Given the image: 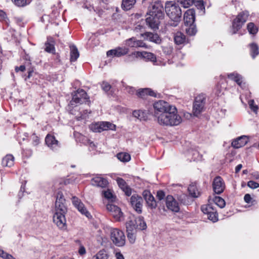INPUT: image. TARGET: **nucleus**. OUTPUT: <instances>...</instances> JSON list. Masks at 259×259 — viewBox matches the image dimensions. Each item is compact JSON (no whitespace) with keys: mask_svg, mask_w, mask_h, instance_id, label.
Listing matches in <instances>:
<instances>
[{"mask_svg":"<svg viewBox=\"0 0 259 259\" xmlns=\"http://www.w3.org/2000/svg\"><path fill=\"white\" fill-rule=\"evenodd\" d=\"M148 17L146 21L148 26L152 29H157L164 16L163 7L160 2H156L152 4L148 8L147 12Z\"/></svg>","mask_w":259,"mask_h":259,"instance_id":"1","label":"nucleus"},{"mask_svg":"<svg viewBox=\"0 0 259 259\" xmlns=\"http://www.w3.org/2000/svg\"><path fill=\"white\" fill-rule=\"evenodd\" d=\"M156 120L160 125L171 126L179 125L182 119L178 114L176 107L174 106Z\"/></svg>","mask_w":259,"mask_h":259,"instance_id":"2","label":"nucleus"},{"mask_svg":"<svg viewBox=\"0 0 259 259\" xmlns=\"http://www.w3.org/2000/svg\"><path fill=\"white\" fill-rule=\"evenodd\" d=\"M165 10L167 15L171 20H180L182 11L180 6L176 2H167L165 3Z\"/></svg>","mask_w":259,"mask_h":259,"instance_id":"3","label":"nucleus"},{"mask_svg":"<svg viewBox=\"0 0 259 259\" xmlns=\"http://www.w3.org/2000/svg\"><path fill=\"white\" fill-rule=\"evenodd\" d=\"M248 16L249 13L247 11L242 12L238 14L232 22V34L236 33L242 28V26L247 20Z\"/></svg>","mask_w":259,"mask_h":259,"instance_id":"4","label":"nucleus"},{"mask_svg":"<svg viewBox=\"0 0 259 259\" xmlns=\"http://www.w3.org/2000/svg\"><path fill=\"white\" fill-rule=\"evenodd\" d=\"M174 106L170 105L168 103L163 100H160L155 102L153 104L154 117L156 120L162 114L167 112L171 107Z\"/></svg>","mask_w":259,"mask_h":259,"instance_id":"5","label":"nucleus"},{"mask_svg":"<svg viewBox=\"0 0 259 259\" xmlns=\"http://www.w3.org/2000/svg\"><path fill=\"white\" fill-rule=\"evenodd\" d=\"M110 237L113 243L117 246L121 247L124 245L125 237L122 231L118 229L111 230Z\"/></svg>","mask_w":259,"mask_h":259,"instance_id":"6","label":"nucleus"},{"mask_svg":"<svg viewBox=\"0 0 259 259\" xmlns=\"http://www.w3.org/2000/svg\"><path fill=\"white\" fill-rule=\"evenodd\" d=\"M205 104V96L203 94L197 96L193 104V113L194 116H197L204 110Z\"/></svg>","mask_w":259,"mask_h":259,"instance_id":"7","label":"nucleus"},{"mask_svg":"<svg viewBox=\"0 0 259 259\" xmlns=\"http://www.w3.org/2000/svg\"><path fill=\"white\" fill-rule=\"evenodd\" d=\"M72 201L74 206L82 214L84 215L88 218L91 217L90 213L87 209L84 204L77 197L75 196L72 197Z\"/></svg>","mask_w":259,"mask_h":259,"instance_id":"8","label":"nucleus"},{"mask_svg":"<svg viewBox=\"0 0 259 259\" xmlns=\"http://www.w3.org/2000/svg\"><path fill=\"white\" fill-rule=\"evenodd\" d=\"M63 212H55L53 216V222L61 229L66 228V219Z\"/></svg>","mask_w":259,"mask_h":259,"instance_id":"9","label":"nucleus"},{"mask_svg":"<svg viewBox=\"0 0 259 259\" xmlns=\"http://www.w3.org/2000/svg\"><path fill=\"white\" fill-rule=\"evenodd\" d=\"M130 202L134 209L139 213L142 211L143 199L138 195H134L131 197Z\"/></svg>","mask_w":259,"mask_h":259,"instance_id":"10","label":"nucleus"},{"mask_svg":"<svg viewBox=\"0 0 259 259\" xmlns=\"http://www.w3.org/2000/svg\"><path fill=\"white\" fill-rule=\"evenodd\" d=\"M106 207L107 210L116 220L119 221L121 220L123 213L119 207L112 204H108Z\"/></svg>","mask_w":259,"mask_h":259,"instance_id":"11","label":"nucleus"},{"mask_svg":"<svg viewBox=\"0 0 259 259\" xmlns=\"http://www.w3.org/2000/svg\"><path fill=\"white\" fill-rule=\"evenodd\" d=\"M212 187L214 192L218 194L222 193L225 187L224 182L220 177H217L213 181Z\"/></svg>","mask_w":259,"mask_h":259,"instance_id":"12","label":"nucleus"},{"mask_svg":"<svg viewBox=\"0 0 259 259\" xmlns=\"http://www.w3.org/2000/svg\"><path fill=\"white\" fill-rule=\"evenodd\" d=\"M143 195L148 207L151 209H154L156 207V201L149 191H144L143 192Z\"/></svg>","mask_w":259,"mask_h":259,"instance_id":"13","label":"nucleus"},{"mask_svg":"<svg viewBox=\"0 0 259 259\" xmlns=\"http://www.w3.org/2000/svg\"><path fill=\"white\" fill-rule=\"evenodd\" d=\"M166 205L167 208L172 211L177 212L180 210L178 202L171 195H168L166 198Z\"/></svg>","mask_w":259,"mask_h":259,"instance_id":"14","label":"nucleus"},{"mask_svg":"<svg viewBox=\"0 0 259 259\" xmlns=\"http://www.w3.org/2000/svg\"><path fill=\"white\" fill-rule=\"evenodd\" d=\"M195 13L193 9H190L184 13V21L186 26L194 24Z\"/></svg>","mask_w":259,"mask_h":259,"instance_id":"15","label":"nucleus"},{"mask_svg":"<svg viewBox=\"0 0 259 259\" xmlns=\"http://www.w3.org/2000/svg\"><path fill=\"white\" fill-rule=\"evenodd\" d=\"M128 52V49L125 47H118L115 49L111 50L107 52L108 57L115 56L119 57L126 55Z\"/></svg>","mask_w":259,"mask_h":259,"instance_id":"16","label":"nucleus"},{"mask_svg":"<svg viewBox=\"0 0 259 259\" xmlns=\"http://www.w3.org/2000/svg\"><path fill=\"white\" fill-rule=\"evenodd\" d=\"M137 56H142V57L147 59V60L152 62H155L156 60L155 56L153 53L147 52H137L133 53L131 55H130L128 57V58L130 59L132 58H133L135 57H137Z\"/></svg>","mask_w":259,"mask_h":259,"instance_id":"17","label":"nucleus"},{"mask_svg":"<svg viewBox=\"0 0 259 259\" xmlns=\"http://www.w3.org/2000/svg\"><path fill=\"white\" fill-rule=\"evenodd\" d=\"M45 142L48 146L53 150H57L60 147L59 142L51 135L48 134L46 136Z\"/></svg>","mask_w":259,"mask_h":259,"instance_id":"18","label":"nucleus"},{"mask_svg":"<svg viewBox=\"0 0 259 259\" xmlns=\"http://www.w3.org/2000/svg\"><path fill=\"white\" fill-rule=\"evenodd\" d=\"M91 184L93 186L103 188L107 186L108 182L106 179L97 176L92 179Z\"/></svg>","mask_w":259,"mask_h":259,"instance_id":"19","label":"nucleus"},{"mask_svg":"<svg viewBox=\"0 0 259 259\" xmlns=\"http://www.w3.org/2000/svg\"><path fill=\"white\" fill-rule=\"evenodd\" d=\"M142 36L145 39L157 44H160L161 42V38L157 33L146 32L143 34H142Z\"/></svg>","mask_w":259,"mask_h":259,"instance_id":"20","label":"nucleus"},{"mask_svg":"<svg viewBox=\"0 0 259 259\" xmlns=\"http://www.w3.org/2000/svg\"><path fill=\"white\" fill-rule=\"evenodd\" d=\"M247 138L246 136H241L234 140L232 142V146L235 148H241L246 144Z\"/></svg>","mask_w":259,"mask_h":259,"instance_id":"21","label":"nucleus"},{"mask_svg":"<svg viewBox=\"0 0 259 259\" xmlns=\"http://www.w3.org/2000/svg\"><path fill=\"white\" fill-rule=\"evenodd\" d=\"M228 77L235 81L241 88H245V83L243 82L242 77L236 72H233L228 74Z\"/></svg>","mask_w":259,"mask_h":259,"instance_id":"22","label":"nucleus"},{"mask_svg":"<svg viewBox=\"0 0 259 259\" xmlns=\"http://www.w3.org/2000/svg\"><path fill=\"white\" fill-rule=\"evenodd\" d=\"M137 95L139 97L143 99L145 98L148 95L152 97H156V93L149 88L139 89V91L137 92Z\"/></svg>","mask_w":259,"mask_h":259,"instance_id":"23","label":"nucleus"},{"mask_svg":"<svg viewBox=\"0 0 259 259\" xmlns=\"http://www.w3.org/2000/svg\"><path fill=\"white\" fill-rule=\"evenodd\" d=\"M133 115L140 121H145L148 118L147 113L145 111L138 110L133 112Z\"/></svg>","mask_w":259,"mask_h":259,"instance_id":"24","label":"nucleus"},{"mask_svg":"<svg viewBox=\"0 0 259 259\" xmlns=\"http://www.w3.org/2000/svg\"><path fill=\"white\" fill-rule=\"evenodd\" d=\"M14 157L11 154L7 155L2 160V165L4 166L11 167L14 165Z\"/></svg>","mask_w":259,"mask_h":259,"instance_id":"25","label":"nucleus"},{"mask_svg":"<svg viewBox=\"0 0 259 259\" xmlns=\"http://www.w3.org/2000/svg\"><path fill=\"white\" fill-rule=\"evenodd\" d=\"M188 190L189 195L193 197L196 198L200 195V192L198 191L195 184H191L189 185Z\"/></svg>","mask_w":259,"mask_h":259,"instance_id":"26","label":"nucleus"},{"mask_svg":"<svg viewBox=\"0 0 259 259\" xmlns=\"http://www.w3.org/2000/svg\"><path fill=\"white\" fill-rule=\"evenodd\" d=\"M70 61H75L79 56L77 48L75 46H70Z\"/></svg>","mask_w":259,"mask_h":259,"instance_id":"27","label":"nucleus"},{"mask_svg":"<svg viewBox=\"0 0 259 259\" xmlns=\"http://www.w3.org/2000/svg\"><path fill=\"white\" fill-rule=\"evenodd\" d=\"M174 40L177 45H181L186 41V36L182 32H177L175 34Z\"/></svg>","mask_w":259,"mask_h":259,"instance_id":"28","label":"nucleus"},{"mask_svg":"<svg viewBox=\"0 0 259 259\" xmlns=\"http://www.w3.org/2000/svg\"><path fill=\"white\" fill-rule=\"evenodd\" d=\"M136 3V0H122V8L126 11L130 10Z\"/></svg>","mask_w":259,"mask_h":259,"instance_id":"29","label":"nucleus"},{"mask_svg":"<svg viewBox=\"0 0 259 259\" xmlns=\"http://www.w3.org/2000/svg\"><path fill=\"white\" fill-rule=\"evenodd\" d=\"M126 232H136L137 228L135 224V222L132 219L126 224Z\"/></svg>","mask_w":259,"mask_h":259,"instance_id":"30","label":"nucleus"},{"mask_svg":"<svg viewBox=\"0 0 259 259\" xmlns=\"http://www.w3.org/2000/svg\"><path fill=\"white\" fill-rule=\"evenodd\" d=\"M55 212L66 213L67 211V207L65 203H55Z\"/></svg>","mask_w":259,"mask_h":259,"instance_id":"31","label":"nucleus"},{"mask_svg":"<svg viewBox=\"0 0 259 259\" xmlns=\"http://www.w3.org/2000/svg\"><path fill=\"white\" fill-rule=\"evenodd\" d=\"M108 255L106 251L103 249L100 250L96 255H94L92 259H108Z\"/></svg>","mask_w":259,"mask_h":259,"instance_id":"32","label":"nucleus"},{"mask_svg":"<svg viewBox=\"0 0 259 259\" xmlns=\"http://www.w3.org/2000/svg\"><path fill=\"white\" fill-rule=\"evenodd\" d=\"M101 125L102 126V128L103 131L111 130H115V125L109 122H101Z\"/></svg>","mask_w":259,"mask_h":259,"instance_id":"33","label":"nucleus"},{"mask_svg":"<svg viewBox=\"0 0 259 259\" xmlns=\"http://www.w3.org/2000/svg\"><path fill=\"white\" fill-rule=\"evenodd\" d=\"M117 158L121 161L127 162L131 159V156L127 153H119L117 155Z\"/></svg>","mask_w":259,"mask_h":259,"instance_id":"34","label":"nucleus"},{"mask_svg":"<svg viewBox=\"0 0 259 259\" xmlns=\"http://www.w3.org/2000/svg\"><path fill=\"white\" fill-rule=\"evenodd\" d=\"M194 0H177L176 2L180 6L181 5L184 8H187L193 5Z\"/></svg>","mask_w":259,"mask_h":259,"instance_id":"35","label":"nucleus"},{"mask_svg":"<svg viewBox=\"0 0 259 259\" xmlns=\"http://www.w3.org/2000/svg\"><path fill=\"white\" fill-rule=\"evenodd\" d=\"M188 154L190 156H192V159L194 161L199 160L201 158V156L197 150L190 149L189 150Z\"/></svg>","mask_w":259,"mask_h":259,"instance_id":"36","label":"nucleus"},{"mask_svg":"<svg viewBox=\"0 0 259 259\" xmlns=\"http://www.w3.org/2000/svg\"><path fill=\"white\" fill-rule=\"evenodd\" d=\"M104 197L108 199L109 201L113 202L115 200V197L113 194L112 191L108 189L106 191H104L103 192Z\"/></svg>","mask_w":259,"mask_h":259,"instance_id":"37","label":"nucleus"},{"mask_svg":"<svg viewBox=\"0 0 259 259\" xmlns=\"http://www.w3.org/2000/svg\"><path fill=\"white\" fill-rule=\"evenodd\" d=\"M250 54L253 58H254L259 54L258 47L255 44H251L250 45Z\"/></svg>","mask_w":259,"mask_h":259,"instance_id":"38","label":"nucleus"},{"mask_svg":"<svg viewBox=\"0 0 259 259\" xmlns=\"http://www.w3.org/2000/svg\"><path fill=\"white\" fill-rule=\"evenodd\" d=\"M187 27L186 28V32L187 34L189 35H194L197 32L196 26L194 24L189 25L186 26Z\"/></svg>","mask_w":259,"mask_h":259,"instance_id":"39","label":"nucleus"},{"mask_svg":"<svg viewBox=\"0 0 259 259\" xmlns=\"http://www.w3.org/2000/svg\"><path fill=\"white\" fill-rule=\"evenodd\" d=\"M137 221L140 222V224H137V228L138 229L140 230H143L146 229L147 225L146 223L144 221L143 217H139L137 218Z\"/></svg>","mask_w":259,"mask_h":259,"instance_id":"40","label":"nucleus"},{"mask_svg":"<svg viewBox=\"0 0 259 259\" xmlns=\"http://www.w3.org/2000/svg\"><path fill=\"white\" fill-rule=\"evenodd\" d=\"M76 95H78L81 99L85 102L88 101L89 97L87 93L82 89H79L75 94Z\"/></svg>","mask_w":259,"mask_h":259,"instance_id":"41","label":"nucleus"},{"mask_svg":"<svg viewBox=\"0 0 259 259\" xmlns=\"http://www.w3.org/2000/svg\"><path fill=\"white\" fill-rule=\"evenodd\" d=\"M213 201L220 208H223L226 204L225 200L219 196L215 197L213 199Z\"/></svg>","mask_w":259,"mask_h":259,"instance_id":"42","label":"nucleus"},{"mask_svg":"<svg viewBox=\"0 0 259 259\" xmlns=\"http://www.w3.org/2000/svg\"><path fill=\"white\" fill-rule=\"evenodd\" d=\"M90 128L94 132L100 133L103 131L101 122L92 124L91 125Z\"/></svg>","mask_w":259,"mask_h":259,"instance_id":"43","label":"nucleus"},{"mask_svg":"<svg viewBox=\"0 0 259 259\" xmlns=\"http://www.w3.org/2000/svg\"><path fill=\"white\" fill-rule=\"evenodd\" d=\"M214 209L213 207L210 204L203 205L201 206L202 211L207 215L210 213L211 211H213Z\"/></svg>","mask_w":259,"mask_h":259,"instance_id":"44","label":"nucleus"},{"mask_svg":"<svg viewBox=\"0 0 259 259\" xmlns=\"http://www.w3.org/2000/svg\"><path fill=\"white\" fill-rule=\"evenodd\" d=\"M207 218L212 222H216L218 220L217 211L214 209L207 215Z\"/></svg>","mask_w":259,"mask_h":259,"instance_id":"45","label":"nucleus"},{"mask_svg":"<svg viewBox=\"0 0 259 259\" xmlns=\"http://www.w3.org/2000/svg\"><path fill=\"white\" fill-rule=\"evenodd\" d=\"M81 99L82 98H80L79 97H78V95H76L75 94H74L73 96L71 101H70V104L72 105H74L75 104H77V103L82 104V103L85 102Z\"/></svg>","mask_w":259,"mask_h":259,"instance_id":"46","label":"nucleus"},{"mask_svg":"<svg viewBox=\"0 0 259 259\" xmlns=\"http://www.w3.org/2000/svg\"><path fill=\"white\" fill-rule=\"evenodd\" d=\"M247 29L248 32L252 34L257 32V29L253 23H249L247 24Z\"/></svg>","mask_w":259,"mask_h":259,"instance_id":"47","label":"nucleus"},{"mask_svg":"<svg viewBox=\"0 0 259 259\" xmlns=\"http://www.w3.org/2000/svg\"><path fill=\"white\" fill-rule=\"evenodd\" d=\"M0 257L4 259H15L12 255L7 253L2 249H0Z\"/></svg>","mask_w":259,"mask_h":259,"instance_id":"48","label":"nucleus"},{"mask_svg":"<svg viewBox=\"0 0 259 259\" xmlns=\"http://www.w3.org/2000/svg\"><path fill=\"white\" fill-rule=\"evenodd\" d=\"M136 232H127V238L131 243H134L136 240Z\"/></svg>","mask_w":259,"mask_h":259,"instance_id":"49","label":"nucleus"},{"mask_svg":"<svg viewBox=\"0 0 259 259\" xmlns=\"http://www.w3.org/2000/svg\"><path fill=\"white\" fill-rule=\"evenodd\" d=\"M65 199L64 198V196L63 195V193L61 192H58L57 196H56V203H65Z\"/></svg>","mask_w":259,"mask_h":259,"instance_id":"50","label":"nucleus"},{"mask_svg":"<svg viewBox=\"0 0 259 259\" xmlns=\"http://www.w3.org/2000/svg\"><path fill=\"white\" fill-rule=\"evenodd\" d=\"M136 41L137 40L136 38L134 37L131 38L126 40V44L130 47H136Z\"/></svg>","mask_w":259,"mask_h":259,"instance_id":"51","label":"nucleus"},{"mask_svg":"<svg viewBox=\"0 0 259 259\" xmlns=\"http://www.w3.org/2000/svg\"><path fill=\"white\" fill-rule=\"evenodd\" d=\"M248 105L250 108L254 112H256L258 110V107L257 105L254 104V101L253 100H250L248 101Z\"/></svg>","mask_w":259,"mask_h":259,"instance_id":"52","label":"nucleus"},{"mask_svg":"<svg viewBox=\"0 0 259 259\" xmlns=\"http://www.w3.org/2000/svg\"><path fill=\"white\" fill-rule=\"evenodd\" d=\"M90 112L91 111H89L88 110H83L80 112V116L77 117L76 118L78 120L84 119L88 116V114L90 113Z\"/></svg>","mask_w":259,"mask_h":259,"instance_id":"53","label":"nucleus"},{"mask_svg":"<svg viewBox=\"0 0 259 259\" xmlns=\"http://www.w3.org/2000/svg\"><path fill=\"white\" fill-rule=\"evenodd\" d=\"M117 183L118 185V186L122 189H125V187H126V185L125 181L122 179V178H117Z\"/></svg>","mask_w":259,"mask_h":259,"instance_id":"54","label":"nucleus"},{"mask_svg":"<svg viewBox=\"0 0 259 259\" xmlns=\"http://www.w3.org/2000/svg\"><path fill=\"white\" fill-rule=\"evenodd\" d=\"M45 46H46L45 50L47 52L52 53L55 50L54 45L52 44H51L50 43H49L48 42H46Z\"/></svg>","mask_w":259,"mask_h":259,"instance_id":"55","label":"nucleus"},{"mask_svg":"<svg viewBox=\"0 0 259 259\" xmlns=\"http://www.w3.org/2000/svg\"><path fill=\"white\" fill-rule=\"evenodd\" d=\"M111 87L110 84L106 81H103L101 84V88L102 90L106 92L109 91L110 90Z\"/></svg>","mask_w":259,"mask_h":259,"instance_id":"56","label":"nucleus"},{"mask_svg":"<svg viewBox=\"0 0 259 259\" xmlns=\"http://www.w3.org/2000/svg\"><path fill=\"white\" fill-rule=\"evenodd\" d=\"M12 1L18 7H23L26 5V0H12Z\"/></svg>","mask_w":259,"mask_h":259,"instance_id":"57","label":"nucleus"},{"mask_svg":"<svg viewBox=\"0 0 259 259\" xmlns=\"http://www.w3.org/2000/svg\"><path fill=\"white\" fill-rule=\"evenodd\" d=\"M247 186L251 189H255L259 187V184L253 181H249L247 183Z\"/></svg>","mask_w":259,"mask_h":259,"instance_id":"58","label":"nucleus"},{"mask_svg":"<svg viewBox=\"0 0 259 259\" xmlns=\"http://www.w3.org/2000/svg\"><path fill=\"white\" fill-rule=\"evenodd\" d=\"M162 50L165 54L169 55L172 53L173 48L170 46H166L163 47Z\"/></svg>","mask_w":259,"mask_h":259,"instance_id":"59","label":"nucleus"},{"mask_svg":"<svg viewBox=\"0 0 259 259\" xmlns=\"http://www.w3.org/2000/svg\"><path fill=\"white\" fill-rule=\"evenodd\" d=\"M156 196L159 200H161L164 198L165 193L163 191H158L157 192Z\"/></svg>","mask_w":259,"mask_h":259,"instance_id":"60","label":"nucleus"},{"mask_svg":"<svg viewBox=\"0 0 259 259\" xmlns=\"http://www.w3.org/2000/svg\"><path fill=\"white\" fill-rule=\"evenodd\" d=\"M31 139L32 140L33 144L34 145L36 146V145H38V143H39V139L38 137L35 136V135L33 134L31 136Z\"/></svg>","mask_w":259,"mask_h":259,"instance_id":"61","label":"nucleus"},{"mask_svg":"<svg viewBox=\"0 0 259 259\" xmlns=\"http://www.w3.org/2000/svg\"><path fill=\"white\" fill-rule=\"evenodd\" d=\"M136 47H143L146 48V44L142 40H137L136 44Z\"/></svg>","mask_w":259,"mask_h":259,"instance_id":"62","label":"nucleus"},{"mask_svg":"<svg viewBox=\"0 0 259 259\" xmlns=\"http://www.w3.org/2000/svg\"><path fill=\"white\" fill-rule=\"evenodd\" d=\"M251 199H252V198L251 197V196L250 195V194H246L244 195V200L245 202L249 203L250 202Z\"/></svg>","mask_w":259,"mask_h":259,"instance_id":"63","label":"nucleus"},{"mask_svg":"<svg viewBox=\"0 0 259 259\" xmlns=\"http://www.w3.org/2000/svg\"><path fill=\"white\" fill-rule=\"evenodd\" d=\"M197 6L198 7V9H200L201 11H204L205 7H204V5L202 2L198 1Z\"/></svg>","mask_w":259,"mask_h":259,"instance_id":"64","label":"nucleus"}]
</instances>
